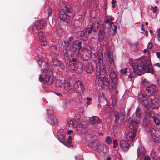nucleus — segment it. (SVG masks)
<instances>
[{
	"label": "nucleus",
	"mask_w": 160,
	"mask_h": 160,
	"mask_svg": "<svg viewBox=\"0 0 160 160\" xmlns=\"http://www.w3.org/2000/svg\"><path fill=\"white\" fill-rule=\"evenodd\" d=\"M131 119L128 132L126 136V139L128 141H132L134 139L136 136L137 125L140 122V120H137L134 116H132Z\"/></svg>",
	"instance_id": "f257e3e1"
},
{
	"label": "nucleus",
	"mask_w": 160,
	"mask_h": 160,
	"mask_svg": "<svg viewBox=\"0 0 160 160\" xmlns=\"http://www.w3.org/2000/svg\"><path fill=\"white\" fill-rule=\"evenodd\" d=\"M138 100L147 108L153 109L157 107V103L152 99V97H146L142 93H139L138 96Z\"/></svg>",
	"instance_id": "f03ea898"
},
{
	"label": "nucleus",
	"mask_w": 160,
	"mask_h": 160,
	"mask_svg": "<svg viewBox=\"0 0 160 160\" xmlns=\"http://www.w3.org/2000/svg\"><path fill=\"white\" fill-rule=\"evenodd\" d=\"M97 58L99 62L97 63L96 71L97 72H100L102 74H106V66L102 63L103 56L101 51H98L97 52Z\"/></svg>",
	"instance_id": "7ed1b4c3"
},
{
	"label": "nucleus",
	"mask_w": 160,
	"mask_h": 160,
	"mask_svg": "<svg viewBox=\"0 0 160 160\" xmlns=\"http://www.w3.org/2000/svg\"><path fill=\"white\" fill-rule=\"evenodd\" d=\"M139 61L138 60V62H133L132 64V66L133 68V71H130L129 77L130 78H132L134 76L135 74L140 75L142 74V65H141L139 63Z\"/></svg>",
	"instance_id": "20e7f679"
},
{
	"label": "nucleus",
	"mask_w": 160,
	"mask_h": 160,
	"mask_svg": "<svg viewBox=\"0 0 160 160\" xmlns=\"http://www.w3.org/2000/svg\"><path fill=\"white\" fill-rule=\"evenodd\" d=\"M139 63L141 65H142V71L145 73H152L153 72L152 66L149 61L145 59H142L139 61Z\"/></svg>",
	"instance_id": "39448f33"
},
{
	"label": "nucleus",
	"mask_w": 160,
	"mask_h": 160,
	"mask_svg": "<svg viewBox=\"0 0 160 160\" xmlns=\"http://www.w3.org/2000/svg\"><path fill=\"white\" fill-rule=\"evenodd\" d=\"M98 72V75H100V78L102 81L101 87L105 89L109 88L110 84L108 79L105 77V74H102L100 72Z\"/></svg>",
	"instance_id": "423d86ee"
},
{
	"label": "nucleus",
	"mask_w": 160,
	"mask_h": 160,
	"mask_svg": "<svg viewBox=\"0 0 160 160\" xmlns=\"http://www.w3.org/2000/svg\"><path fill=\"white\" fill-rule=\"evenodd\" d=\"M156 88V86L155 85L152 84L148 86L146 88L145 92L146 96H149L151 98L152 97V98L153 99L154 97L152 95V94L155 91Z\"/></svg>",
	"instance_id": "0eeeda50"
},
{
	"label": "nucleus",
	"mask_w": 160,
	"mask_h": 160,
	"mask_svg": "<svg viewBox=\"0 0 160 160\" xmlns=\"http://www.w3.org/2000/svg\"><path fill=\"white\" fill-rule=\"evenodd\" d=\"M94 27L92 26L90 27L89 29H84L81 33V36L84 40L87 39L88 36L91 33V31L93 29Z\"/></svg>",
	"instance_id": "6e6552de"
},
{
	"label": "nucleus",
	"mask_w": 160,
	"mask_h": 160,
	"mask_svg": "<svg viewBox=\"0 0 160 160\" xmlns=\"http://www.w3.org/2000/svg\"><path fill=\"white\" fill-rule=\"evenodd\" d=\"M59 19L67 23H68L70 22V17L69 16L65 13L63 10H61L59 12Z\"/></svg>",
	"instance_id": "1a4fd4ad"
},
{
	"label": "nucleus",
	"mask_w": 160,
	"mask_h": 160,
	"mask_svg": "<svg viewBox=\"0 0 160 160\" xmlns=\"http://www.w3.org/2000/svg\"><path fill=\"white\" fill-rule=\"evenodd\" d=\"M64 45L63 43V45L64 47L69 46V41H68L67 42L66 41H64ZM70 50H69V47L67 48L64 51L65 58H67L66 59L68 60V62L69 65L70 63Z\"/></svg>",
	"instance_id": "9d476101"
},
{
	"label": "nucleus",
	"mask_w": 160,
	"mask_h": 160,
	"mask_svg": "<svg viewBox=\"0 0 160 160\" xmlns=\"http://www.w3.org/2000/svg\"><path fill=\"white\" fill-rule=\"evenodd\" d=\"M105 54L108 55L109 60V62L110 64V65L112 67V69L114 67V60L112 56V52L109 50L108 49H107L106 51Z\"/></svg>",
	"instance_id": "9b49d317"
},
{
	"label": "nucleus",
	"mask_w": 160,
	"mask_h": 160,
	"mask_svg": "<svg viewBox=\"0 0 160 160\" xmlns=\"http://www.w3.org/2000/svg\"><path fill=\"white\" fill-rule=\"evenodd\" d=\"M119 146L124 151H127L129 148V144L125 140H121L119 142Z\"/></svg>",
	"instance_id": "f8f14e48"
},
{
	"label": "nucleus",
	"mask_w": 160,
	"mask_h": 160,
	"mask_svg": "<svg viewBox=\"0 0 160 160\" xmlns=\"http://www.w3.org/2000/svg\"><path fill=\"white\" fill-rule=\"evenodd\" d=\"M105 27L104 26H102L101 27L98 32V40L101 42H102L104 38L105 34Z\"/></svg>",
	"instance_id": "ddd939ff"
},
{
	"label": "nucleus",
	"mask_w": 160,
	"mask_h": 160,
	"mask_svg": "<svg viewBox=\"0 0 160 160\" xmlns=\"http://www.w3.org/2000/svg\"><path fill=\"white\" fill-rule=\"evenodd\" d=\"M45 23V22L42 20L37 21L35 23V27L37 30H39L41 29L44 27Z\"/></svg>",
	"instance_id": "4468645a"
},
{
	"label": "nucleus",
	"mask_w": 160,
	"mask_h": 160,
	"mask_svg": "<svg viewBox=\"0 0 160 160\" xmlns=\"http://www.w3.org/2000/svg\"><path fill=\"white\" fill-rule=\"evenodd\" d=\"M47 120L48 122L52 125H57L58 123L57 119L54 116H48Z\"/></svg>",
	"instance_id": "2eb2a0df"
},
{
	"label": "nucleus",
	"mask_w": 160,
	"mask_h": 160,
	"mask_svg": "<svg viewBox=\"0 0 160 160\" xmlns=\"http://www.w3.org/2000/svg\"><path fill=\"white\" fill-rule=\"evenodd\" d=\"M109 76L113 83L116 84L118 81V78L116 72L113 70H111Z\"/></svg>",
	"instance_id": "dca6fc26"
},
{
	"label": "nucleus",
	"mask_w": 160,
	"mask_h": 160,
	"mask_svg": "<svg viewBox=\"0 0 160 160\" xmlns=\"http://www.w3.org/2000/svg\"><path fill=\"white\" fill-rule=\"evenodd\" d=\"M89 121L90 123L92 125L99 124L101 122L100 119L97 116H93L91 117L89 119Z\"/></svg>",
	"instance_id": "f3484780"
},
{
	"label": "nucleus",
	"mask_w": 160,
	"mask_h": 160,
	"mask_svg": "<svg viewBox=\"0 0 160 160\" xmlns=\"http://www.w3.org/2000/svg\"><path fill=\"white\" fill-rule=\"evenodd\" d=\"M146 151L145 149L143 147H141L138 150V157L140 158H143L145 156Z\"/></svg>",
	"instance_id": "a211bd4d"
},
{
	"label": "nucleus",
	"mask_w": 160,
	"mask_h": 160,
	"mask_svg": "<svg viewBox=\"0 0 160 160\" xmlns=\"http://www.w3.org/2000/svg\"><path fill=\"white\" fill-rule=\"evenodd\" d=\"M85 69L87 73H92L93 71V68L92 63L89 62L87 63L85 67Z\"/></svg>",
	"instance_id": "6ab92c4d"
},
{
	"label": "nucleus",
	"mask_w": 160,
	"mask_h": 160,
	"mask_svg": "<svg viewBox=\"0 0 160 160\" xmlns=\"http://www.w3.org/2000/svg\"><path fill=\"white\" fill-rule=\"evenodd\" d=\"M72 47L73 49L75 48L76 51L79 50L81 48V46L79 44V42L77 41H76L72 43Z\"/></svg>",
	"instance_id": "aec40b11"
},
{
	"label": "nucleus",
	"mask_w": 160,
	"mask_h": 160,
	"mask_svg": "<svg viewBox=\"0 0 160 160\" xmlns=\"http://www.w3.org/2000/svg\"><path fill=\"white\" fill-rule=\"evenodd\" d=\"M53 65H54L57 67H59L60 68H62L63 66V64L62 62L57 60L55 59L53 60Z\"/></svg>",
	"instance_id": "412c9836"
},
{
	"label": "nucleus",
	"mask_w": 160,
	"mask_h": 160,
	"mask_svg": "<svg viewBox=\"0 0 160 160\" xmlns=\"http://www.w3.org/2000/svg\"><path fill=\"white\" fill-rule=\"evenodd\" d=\"M81 82L79 80L73 82V86L72 87V88L73 89V90L75 91H76L77 90V88H78V87L81 84Z\"/></svg>",
	"instance_id": "4be33fe9"
},
{
	"label": "nucleus",
	"mask_w": 160,
	"mask_h": 160,
	"mask_svg": "<svg viewBox=\"0 0 160 160\" xmlns=\"http://www.w3.org/2000/svg\"><path fill=\"white\" fill-rule=\"evenodd\" d=\"M135 114L137 118H139L141 117V108L139 107H138L137 108Z\"/></svg>",
	"instance_id": "5701e85b"
},
{
	"label": "nucleus",
	"mask_w": 160,
	"mask_h": 160,
	"mask_svg": "<svg viewBox=\"0 0 160 160\" xmlns=\"http://www.w3.org/2000/svg\"><path fill=\"white\" fill-rule=\"evenodd\" d=\"M34 35H36L38 37L40 40L45 39V35H44L42 31H40L37 33H36Z\"/></svg>",
	"instance_id": "b1692460"
},
{
	"label": "nucleus",
	"mask_w": 160,
	"mask_h": 160,
	"mask_svg": "<svg viewBox=\"0 0 160 160\" xmlns=\"http://www.w3.org/2000/svg\"><path fill=\"white\" fill-rule=\"evenodd\" d=\"M104 144H98L96 147V149L98 152H104V147H105Z\"/></svg>",
	"instance_id": "393cba45"
},
{
	"label": "nucleus",
	"mask_w": 160,
	"mask_h": 160,
	"mask_svg": "<svg viewBox=\"0 0 160 160\" xmlns=\"http://www.w3.org/2000/svg\"><path fill=\"white\" fill-rule=\"evenodd\" d=\"M78 87V88H77V90H76V91L77 92L79 93H82L84 90V86L82 85V83L81 82V84Z\"/></svg>",
	"instance_id": "a878e982"
},
{
	"label": "nucleus",
	"mask_w": 160,
	"mask_h": 160,
	"mask_svg": "<svg viewBox=\"0 0 160 160\" xmlns=\"http://www.w3.org/2000/svg\"><path fill=\"white\" fill-rule=\"evenodd\" d=\"M77 60L75 58H72L71 65L72 67H71V68L72 70H75V69L77 68Z\"/></svg>",
	"instance_id": "bb28decb"
},
{
	"label": "nucleus",
	"mask_w": 160,
	"mask_h": 160,
	"mask_svg": "<svg viewBox=\"0 0 160 160\" xmlns=\"http://www.w3.org/2000/svg\"><path fill=\"white\" fill-rule=\"evenodd\" d=\"M46 12V14H48V17H50L52 14V9L51 8L49 7H47L45 8V9Z\"/></svg>",
	"instance_id": "cd10ccee"
},
{
	"label": "nucleus",
	"mask_w": 160,
	"mask_h": 160,
	"mask_svg": "<svg viewBox=\"0 0 160 160\" xmlns=\"http://www.w3.org/2000/svg\"><path fill=\"white\" fill-rule=\"evenodd\" d=\"M64 87L66 90L68 92L70 91V83L67 81V82H65L64 84Z\"/></svg>",
	"instance_id": "c85d7f7f"
},
{
	"label": "nucleus",
	"mask_w": 160,
	"mask_h": 160,
	"mask_svg": "<svg viewBox=\"0 0 160 160\" xmlns=\"http://www.w3.org/2000/svg\"><path fill=\"white\" fill-rule=\"evenodd\" d=\"M48 113V116H54V112L53 110V108L51 107L49 108L48 110H47Z\"/></svg>",
	"instance_id": "c756f323"
},
{
	"label": "nucleus",
	"mask_w": 160,
	"mask_h": 160,
	"mask_svg": "<svg viewBox=\"0 0 160 160\" xmlns=\"http://www.w3.org/2000/svg\"><path fill=\"white\" fill-rule=\"evenodd\" d=\"M114 115L115 116V120L117 121L119 120L120 117H122L121 114H120V113L118 112H115Z\"/></svg>",
	"instance_id": "7c9ffc66"
},
{
	"label": "nucleus",
	"mask_w": 160,
	"mask_h": 160,
	"mask_svg": "<svg viewBox=\"0 0 160 160\" xmlns=\"http://www.w3.org/2000/svg\"><path fill=\"white\" fill-rule=\"evenodd\" d=\"M152 118L156 125H159L160 124V121L159 119L154 116L152 117Z\"/></svg>",
	"instance_id": "2f4dec72"
},
{
	"label": "nucleus",
	"mask_w": 160,
	"mask_h": 160,
	"mask_svg": "<svg viewBox=\"0 0 160 160\" xmlns=\"http://www.w3.org/2000/svg\"><path fill=\"white\" fill-rule=\"evenodd\" d=\"M145 128L148 131H150L151 128L152 126L151 123H147L146 125H144Z\"/></svg>",
	"instance_id": "473e14b6"
},
{
	"label": "nucleus",
	"mask_w": 160,
	"mask_h": 160,
	"mask_svg": "<svg viewBox=\"0 0 160 160\" xmlns=\"http://www.w3.org/2000/svg\"><path fill=\"white\" fill-rule=\"evenodd\" d=\"M150 120L149 118H145L143 120L144 125H146L147 123H151Z\"/></svg>",
	"instance_id": "72a5a7b5"
},
{
	"label": "nucleus",
	"mask_w": 160,
	"mask_h": 160,
	"mask_svg": "<svg viewBox=\"0 0 160 160\" xmlns=\"http://www.w3.org/2000/svg\"><path fill=\"white\" fill-rule=\"evenodd\" d=\"M105 141L108 144H111L112 142V139L110 137H106L105 138Z\"/></svg>",
	"instance_id": "f704fd0d"
},
{
	"label": "nucleus",
	"mask_w": 160,
	"mask_h": 160,
	"mask_svg": "<svg viewBox=\"0 0 160 160\" xmlns=\"http://www.w3.org/2000/svg\"><path fill=\"white\" fill-rule=\"evenodd\" d=\"M99 100L100 101L102 100H105L104 99V95L102 92H100L99 95Z\"/></svg>",
	"instance_id": "c9c22d12"
},
{
	"label": "nucleus",
	"mask_w": 160,
	"mask_h": 160,
	"mask_svg": "<svg viewBox=\"0 0 160 160\" xmlns=\"http://www.w3.org/2000/svg\"><path fill=\"white\" fill-rule=\"evenodd\" d=\"M74 128H76L78 125L77 122L76 121H71V124Z\"/></svg>",
	"instance_id": "e433bc0d"
},
{
	"label": "nucleus",
	"mask_w": 160,
	"mask_h": 160,
	"mask_svg": "<svg viewBox=\"0 0 160 160\" xmlns=\"http://www.w3.org/2000/svg\"><path fill=\"white\" fill-rule=\"evenodd\" d=\"M157 39L158 41L160 42V28L157 30Z\"/></svg>",
	"instance_id": "4c0bfd02"
},
{
	"label": "nucleus",
	"mask_w": 160,
	"mask_h": 160,
	"mask_svg": "<svg viewBox=\"0 0 160 160\" xmlns=\"http://www.w3.org/2000/svg\"><path fill=\"white\" fill-rule=\"evenodd\" d=\"M45 82H52V79H51V77L48 76H45Z\"/></svg>",
	"instance_id": "58836bf2"
},
{
	"label": "nucleus",
	"mask_w": 160,
	"mask_h": 160,
	"mask_svg": "<svg viewBox=\"0 0 160 160\" xmlns=\"http://www.w3.org/2000/svg\"><path fill=\"white\" fill-rule=\"evenodd\" d=\"M128 69L126 68H124L121 69L120 71V73L121 74H125L127 72Z\"/></svg>",
	"instance_id": "ea45409f"
},
{
	"label": "nucleus",
	"mask_w": 160,
	"mask_h": 160,
	"mask_svg": "<svg viewBox=\"0 0 160 160\" xmlns=\"http://www.w3.org/2000/svg\"><path fill=\"white\" fill-rule=\"evenodd\" d=\"M40 41L41 42V44L42 46H44L47 44V42H46L45 38L41 40Z\"/></svg>",
	"instance_id": "a19ab883"
},
{
	"label": "nucleus",
	"mask_w": 160,
	"mask_h": 160,
	"mask_svg": "<svg viewBox=\"0 0 160 160\" xmlns=\"http://www.w3.org/2000/svg\"><path fill=\"white\" fill-rule=\"evenodd\" d=\"M113 148H115L118 145L117 141L116 139H114L113 141Z\"/></svg>",
	"instance_id": "79ce46f5"
},
{
	"label": "nucleus",
	"mask_w": 160,
	"mask_h": 160,
	"mask_svg": "<svg viewBox=\"0 0 160 160\" xmlns=\"http://www.w3.org/2000/svg\"><path fill=\"white\" fill-rule=\"evenodd\" d=\"M87 52L88 54V55H87V59H88L92 55V54H93V53L92 52H91L90 51H87Z\"/></svg>",
	"instance_id": "37998d69"
},
{
	"label": "nucleus",
	"mask_w": 160,
	"mask_h": 160,
	"mask_svg": "<svg viewBox=\"0 0 160 160\" xmlns=\"http://www.w3.org/2000/svg\"><path fill=\"white\" fill-rule=\"evenodd\" d=\"M106 109V110L108 112H111L113 111L112 108H110L108 106L107 107Z\"/></svg>",
	"instance_id": "c03bdc74"
},
{
	"label": "nucleus",
	"mask_w": 160,
	"mask_h": 160,
	"mask_svg": "<svg viewBox=\"0 0 160 160\" xmlns=\"http://www.w3.org/2000/svg\"><path fill=\"white\" fill-rule=\"evenodd\" d=\"M157 6H155L154 7H152L151 9L152 10L153 12H154L156 13L157 11Z\"/></svg>",
	"instance_id": "a18cd8bd"
},
{
	"label": "nucleus",
	"mask_w": 160,
	"mask_h": 160,
	"mask_svg": "<svg viewBox=\"0 0 160 160\" xmlns=\"http://www.w3.org/2000/svg\"><path fill=\"white\" fill-rule=\"evenodd\" d=\"M153 44L152 43L150 42V43H149L148 45V47L149 49H151L153 47Z\"/></svg>",
	"instance_id": "49530a36"
},
{
	"label": "nucleus",
	"mask_w": 160,
	"mask_h": 160,
	"mask_svg": "<svg viewBox=\"0 0 160 160\" xmlns=\"http://www.w3.org/2000/svg\"><path fill=\"white\" fill-rule=\"evenodd\" d=\"M69 7L67 6L66 7V8L65 9L66 11L67 12V13H70V8Z\"/></svg>",
	"instance_id": "de8ad7c7"
},
{
	"label": "nucleus",
	"mask_w": 160,
	"mask_h": 160,
	"mask_svg": "<svg viewBox=\"0 0 160 160\" xmlns=\"http://www.w3.org/2000/svg\"><path fill=\"white\" fill-rule=\"evenodd\" d=\"M113 27H114V28H113V34H114L116 33L117 28L116 26H114Z\"/></svg>",
	"instance_id": "09e8293b"
},
{
	"label": "nucleus",
	"mask_w": 160,
	"mask_h": 160,
	"mask_svg": "<svg viewBox=\"0 0 160 160\" xmlns=\"http://www.w3.org/2000/svg\"><path fill=\"white\" fill-rule=\"evenodd\" d=\"M39 79V81L41 82L42 81H43L44 79L42 77V75L41 74L40 75Z\"/></svg>",
	"instance_id": "8fccbe9b"
},
{
	"label": "nucleus",
	"mask_w": 160,
	"mask_h": 160,
	"mask_svg": "<svg viewBox=\"0 0 160 160\" xmlns=\"http://www.w3.org/2000/svg\"><path fill=\"white\" fill-rule=\"evenodd\" d=\"M144 156L145 160H150V158L149 156L147 155Z\"/></svg>",
	"instance_id": "3c124183"
},
{
	"label": "nucleus",
	"mask_w": 160,
	"mask_h": 160,
	"mask_svg": "<svg viewBox=\"0 0 160 160\" xmlns=\"http://www.w3.org/2000/svg\"><path fill=\"white\" fill-rule=\"evenodd\" d=\"M76 160H83L82 157L81 156L77 157L76 158Z\"/></svg>",
	"instance_id": "603ef678"
},
{
	"label": "nucleus",
	"mask_w": 160,
	"mask_h": 160,
	"mask_svg": "<svg viewBox=\"0 0 160 160\" xmlns=\"http://www.w3.org/2000/svg\"><path fill=\"white\" fill-rule=\"evenodd\" d=\"M152 113V112L151 111H149L147 112V114L149 116L151 117Z\"/></svg>",
	"instance_id": "864d4df0"
},
{
	"label": "nucleus",
	"mask_w": 160,
	"mask_h": 160,
	"mask_svg": "<svg viewBox=\"0 0 160 160\" xmlns=\"http://www.w3.org/2000/svg\"><path fill=\"white\" fill-rule=\"evenodd\" d=\"M55 94L59 96H61V97L62 96V94H61V93L56 92L55 93Z\"/></svg>",
	"instance_id": "5fc2aeb1"
},
{
	"label": "nucleus",
	"mask_w": 160,
	"mask_h": 160,
	"mask_svg": "<svg viewBox=\"0 0 160 160\" xmlns=\"http://www.w3.org/2000/svg\"><path fill=\"white\" fill-rule=\"evenodd\" d=\"M111 3L112 4H114L115 3H116V1L114 0H112Z\"/></svg>",
	"instance_id": "6e6d98bb"
},
{
	"label": "nucleus",
	"mask_w": 160,
	"mask_h": 160,
	"mask_svg": "<svg viewBox=\"0 0 160 160\" xmlns=\"http://www.w3.org/2000/svg\"><path fill=\"white\" fill-rule=\"evenodd\" d=\"M79 130L83 134L85 133L86 132V130H83L82 129Z\"/></svg>",
	"instance_id": "4d7b16f0"
},
{
	"label": "nucleus",
	"mask_w": 160,
	"mask_h": 160,
	"mask_svg": "<svg viewBox=\"0 0 160 160\" xmlns=\"http://www.w3.org/2000/svg\"><path fill=\"white\" fill-rule=\"evenodd\" d=\"M42 60H41L39 59L37 61V62H38L39 64L42 63ZM39 65L40 66L41 65L39 64Z\"/></svg>",
	"instance_id": "13d9d810"
},
{
	"label": "nucleus",
	"mask_w": 160,
	"mask_h": 160,
	"mask_svg": "<svg viewBox=\"0 0 160 160\" xmlns=\"http://www.w3.org/2000/svg\"><path fill=\"white\" fill-rule=\"evenodd\" d=\"M156 55L158 58L160 57V52H157L156 53Z\"/></svg>",
	"instance_id": "bf43d9fd"
},
{
	"label": "nucleus",
	"mask_w": 160,
	"mask_h": 160,
	"mask_svg": "<svg viewBox=\"0 0 160 160\" xmlns=\"http://www.w3.org/2000/svg\"><path fill=\"white\" fill-rule=\"evenodd\" d=\"M155 65L156 66H157L158 67H160V64L159 63H156Z\"/></svg>",
	"instance_id": "052dcab7"
},
{
	"label": "nucleus",
	"mask_w": 160,
	"mask_h": 160,
	"mask_svg": "<svg viewBox=\"0 0 160 160\" xmlns=\"http://www.w3.org/2000/svg\"><path fill=\"white\" fill-rule=\"evenodd\" d=\"M91 98H88V97H87L86 98V99L88 101H90L91 100Z\"/></svg>",
	"instance_id": "680f3d73"
},
{
	"label": "nucleus",
	"mask_w": 160,
	"mask_h": 160,
	"mask_svg": "<svg viewBox=\"0 0 160 160\" xmlns=\"http://www.w3.org/2000/svg\"><path fill=\"white\" fill-rule=\"evenodd\" d=\"M110 20L109 19H107L106 20V22L107 23H110Z\"/></svg>",
	"instance_id": "e2e57ef3"
},
{
	"label": "nucleus",
	"mask_w": 160,
	"mask_h": 160,
	"mask_svg": "<svg viewBox=\"0 0 160 160\" xmlns=\"http://www.w3.org/2000/svg\"><path fill=\"white\" fill-rule=\"evenodd\" d=\"M145 34L146 36H148V32L147 31H145Z\"/></svg>",
	"instance_id": "0e129e2a"
},
{
	"label": "nucleus",
	"mask_w": 160,
	"mask_h": 160,
	"mask_svg": "<svg viewBox=\"0 0 160 160\" xmlns=\"http://www.w3.org/2000/svg\"><path fill=\"white\" fill-rule=\"evenodd\" d=\"M86 103L88 105H89L90 103V102L89 101H88Z\"/></svg>",
	"instance_id": "69168bd1"
},
{
	"label": "nucleus",
	"mask_w": 160,
	"mask_h": 160,
	"mask_svg": "<svg viewBox=\"0 0 160 160\" xmlns=\"http://www.w3.org/2000/svg\"><path fill=\"white\" fill-rule=\"evenodd\" d=\"M147 51H148V50H147V49H145L143 51V52L144 53L146 52Z\"/></svg>",
	"instance_id": "338daca9"
},
{
	"label": "nucleus",
	"mask_w": 160,
	"mask_h": 160,
	"mask_svg": "<svg viewBox=\"0 0 160 160\" xmlns=\"http://www.w3.org/2000/svg\"><path fill=\"white\" fill-rule=\"evenodd\" d=\"M111 159V158L109 157H108L107 158V160H110Z\"/></svg>",
	"instance_id": "774afa93"
}]
</instances>
